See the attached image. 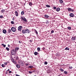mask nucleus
<instances>
[{
    "label": "nucleus",
    "mask_w": 76,
    "mask_h": 76,
    "mask_svg": "<svg viewBox=\"0 0 76 76\" xmlns=\"http://www.w3.org/2000/svg\"><path fill=\"white\" fill-rule=\"evenodd\" d=\"M11 53L12 55H15L16 54V51H15V49L12 50Z\"/></svg>",
    "instance_id": "nucleus-1"
},
{
    "label": "nucleus",
    "mask_w": 76,
    "mask_h": 76,
    "mask_svg": "<svg viewBox=\"0 0 76 76\" xmlns=\"http://www.w3.org/2000/svg\"><path fill=\"white\" fill-rule=\"evenodd\" d=\"M21 19H22L25 22H27V20H26V18H25V17H21L20 18Z\"/></svg>",
    "instance_id": "nucleus-2"
},
{
    "label": "nucleus",
    "mask_w": 76,
    "mask_h": 76,
    "mask_svg": "<svg viewBox=\"0 0 76 76\" xmlns=\"http://www.w3.org/2000/svg\"><path fill=\"white\" fill-rule=\"evenodd\" d=\"M18 63L20 65V66H23V61H18Z\"/></svg>",
    "instance_id": "nucleus-3"
},
{
    "label": "nucleus",
    "mask_w": 76,
    "mask_h": 76,
    "mask_svg": "<svg viewBox=\"0 0 76 76\" xmlns=\"http://www.w3.org/2000/svg\"><path fill=\"white\" fill-rule=\"evenodd\" d=\"M18 29L19 31H21V30L22 29V26H19L18 28Z\"/></svg>",
    "instance_id": "nucleus-4"
},
{
    "label": "nucleus",
    "mask_w": 76,
    "mask_h": 76,
    "mask_svg": "<svg viewBox=\"0 0 76 76\" xmlns=\"http://www.w3.org/2000/svg\"><path fill=\"white\" fill-rule=\"evenodd\" d=\"M11 30L12 32H15L16 31V28L14 27L11 28Z\"/></svg>",
    "instance_id": "nucleus-5"
},
{
    "label": "nucleus",
    "mask_w": 76,
    "mask_h": 76,
    "mask_svg": "<svg viewBox=\"0 0 76 76\" xmlns=\"http://www.w3.org/2000/svg\"><path fill=\"white\" fill-rule=\"evenodd\" d=\"M69 16H70V17L73 18V17H74V16H75V15L72 13H71L69 14Z\"/></svg>",
    "instance_id": "nucleus-6"
},
{
    "label": "nucleus",
    "mask_w": 76,
    "mask_h": 76,
    "mask_svg": "<svg viewBox=\"0 0 76 76\" xmlns=\"http://www.w3.org/2000/svg\"><path fill=\"white\" fill-rule=\"evenodd\" d=\"M76 39V37L75 36L72 37L71 38V40L72 41H75Z\"/></svg>",
    "instance_id": "nucleus-7"
},
{
    "label": "nucleus",
    "mask_w": 76,
    "mask_h": 76,
    "mask_svg": "<svg viewBox=\"0 0 76 76\" xmlns=\"http://www.w3.org/2000/svg\"><path fill=\"white\" fill-rule=\"evenodd\" d=\"M15 16H19V14L18 12L16 11L15 12Z\"/></svg>",
    "instance_id": "nucleus-8"
},
{
    "label": "nucleus",
    "mask_w": 76,
    "mask_h": 76,
    "mask_svg": "<svg viewBox=\"0 0 76 76\" xmlns=\"http://www.w3.org/2000/svg\"><path fill=\"white\" fill-rule=\"evenodd\" d=\"M12 63H14V64H16V61H15V60H14V59H12Z\"/></svg>",
    "instance_id": "nucleus-9"
},
{
    "label": "nucleus",
    "mask_w": 76,
    "mask_h": 76,
    "mask_svg": "<svg viewBox=\"0 0 76 76\" xmlns=\"http://www.w3.org/2000/svg\"><path fill=\"white\" fill-rule=\"evenodd\" d=\"M25 31L26 33H29V30L28 29H26Z\"/></svg>",
    "instance_id": "nucleus-10"
},
{
    "label": "nucleus",
    "mask_w": 76,
    "mask_h": 76,
    "mask_svg": "<svg viewBox=\"0 0 76 76\" xmlns=\"http://www.w3.org/2000/svg\"><path fill=\"white\" fill-rule=\"evenodd\" d=\"M7 31H6V29H4L3 30V32L4 33V34H6Z\"/></svg>",
    "instance_id": "nucleus-11"
},
{
    "label": "nucleus",
    "mask_w": 76,
    "mask_h": 76,
    "mask_svg": "<svg viewBox=\"0 0 76 76\" xmlns=\"http://www.w3.org/2000/svg\"><path fill=\"white\" fill-rule=\"evenodd\" d=\"M1 13H4L5 12V10L3 9L1 11Z\"/></svg>",
    "instance_id": "nucleus-12"
},
{
    "label": "nucleus",
    "mask_w": 76,
    "mask_h": 76,
    "mask_svg": "<svg viewBox=\"0 0 76 76\" xmlns=\"http://www.w3.org/2000/svg\"><path fill=\"white\" fill-rule=\"evenodd\" d=\"M19 48H15V51H16V52H17V51H18V50H19Z\"/></svg>",
    "instance_id": "nucleus-13"
},
{
    "label": "nucleus",
    "mask_w": 76,
    "mask_h": 76,
    "mask_svg": "<svg viewBox=\"0 0 76 76\" xmlns=\"http://www.w3.org/2000/svg\"><path fill=\"white\" fill-rule=\"evenodd\" d=\"M8 63H9V62L7 61V62H4V65H6V66H7V65Z\"/></svg>",
    "instance_id": "nucleus-14"
},
{
    "label": "nucleus",
    "mask_w": 76,
    "mask_h": 76,
    "mask_svg": "<svg viewBox=\"0 0 76 76\" xmlns=\"http://www.w3.org/2000/svg\"><path fill=\"white\" fill-rule=\"evenodd\" d=\"M60 9L59 8H58L56 9V11L57 12H59L60 11Z\"/></svg>",
    "instance_id": "nucleus-15"
},
{
    "label": "nucleus",
    "mask_w": 76,
    "mask_h": 76,
    "mask_svg": "<svg viewBox=\"0 0 76 76\" xmlns=\"http://www.w3.org/2000/svg\"><path fill=\"white\" fill-rule=\"evenodd\" d=\"M22 33L23 34H26V31L24 30H22Z\"/></svg>",
    "instance_id": "nucleus-16"
},
{
    "label": "nucleus",
    "mask_w": 76,
    "mask_h": 76,
    "mask_svg": "<svg viewBox=\"0 0 76 76\" xmlns=\"http://www.w3.org/2000/svg\"><path fill=\"white\" fill-rule=\"evenodd\" d=\"M71 10H72V9L70 8H69L68 9V12H71Z\"/></svg>",
    "instance_id": "nucleus-17"
},
{
    "label": "nucleus",
    "mask_w": 76,
    "mask_h": 76,
    "mask_svg": "<svg viewBox=\"0 0 76 76\" xmlns=\"http://www.w3.org/2000/svg\"><path fill=\"white\" fill-rule=\"evenodd\" d=\"M45 18H49V16H48V15H45Z\"/></svg>",
    "instance_id": "nucleus-18"
},
{
    "label": "nucleus",
    "mask_w": 76,
    "mask_h": 76,
    "mask_svg": "<svg viewBox=\"0 0 76 76\" xmlns=\"http://www.w3.org/2000/svg\"><path fill=\"white\" fill-rule=\"evenodd\" d=\"M59 2L61 4H62L63 3V1L62 0H59Z\"/></svg>",
    "instance_id": "nucleus-19"
},
{
    "label": "nucleus",
    "mask_w": 76,
    "mask_h": 76,
    "mask_svg": "<svg viewBox=\"0 0 76 76\" xmlns=\"http://www.w3.org/2000/svg\"><path fill=\"white\" fill-rule=\"evenodd\" d=\"M29 68H30V69H32L34 67V66H28Z\"/></svg>",
    "instance_id": "nucleus-20"
},
{
    "label": "nucleus",
    "mask_w": 76,
    "mask_h": 76,
    "mask_svg": "<svg viewBox=\"0 0 76 76\" xmlns=\"http://www.w3.org/2000/svg\"><path fill=\"white\" fill-rule=\"evenodd\" d=\"M60 71H61V72H64V69H61V68H60Z\"/></svg>",
    "instance_id": "nucleus-21"
},
{
    "label": "nucleus",
    "mask_w": 76,
    "mask_h": 76,
    "mask_svg": "<svg viewBox=\"0 0 76 76\" xmlns=\"http://www.w3.org/2000/svg\"><path fill=\"white\" fill-rule=\"evenodd\" d=\"M65 50H70V49H69V48H68V47H66Z\"/></svg>",
    "instance_id": "nucleus-22"
},
{
    "label": "nucleus",
    "mask_w": 76,
    "mask_h": 76,
    "mask_svg": "<svg viewBox=\"0 0 76 76\" xmlns=\"http://www.w3.org/2000/svg\"><path fill=\"white\" fill-rule=\"evenodd\" d=\"M34 54L35 56H37V55H38V52H35L34 53Z\"/></svg>",
    "instance_id": "nucleus-23"
},
{
    "label": "nucleus",
    "mask_w": 76,
    "mask_h": 76,
    "mask_svg": "<svg viewBox=\"0 0 76 76\" xmlns=\"http://www.w3.org/2000/svg\"><path fill=\"white\" fill-rule=\"evenodd\" d=\"M29 6H31L32 5V2H30L29 3Z\"/></svg>",
    "instance_id": "nucleus-24"
},
{
    "label": "nucleus",
    "mask_w": 76,
    "mask_h": 76,
    "mask_svg": "<svg viewBox=\"0 0 76 76\" xmlns=\"http://www.w3.org/2000/svg\"><path fill=\"white\" fill-rule=\"evenodd\" d=\"M21 15H24V12L23 11H22L21 12Z\"/></svg>",
    "instance_id": "nucleus-25"
},
{
    "label": "nucleus",
    "mask_w": 76,
    "mask_h": 76,
    "mask_svg": "<svg viewBox=\"0 0 76 76\" xmlns=\"http://www.w3.org/2000/svg\"><path fill=\"white\" fill-rule=\"evenodd\" d=\"M1 45H2V46H3L4 47H6V45H4V44H2Z\"/></svg>",
    "instance_id": "nucleus-26"
},
{
    "label": "nucleus",
    "mask_w": 76,
    "mask_h": 76,
    "mask_svg": "<svg viewBox=\"0 0 76 76\" xmlns=\"http://www.w3.org/2000/svg\"><path fill=\"white\" fill-rule=\"evenodd\" d=\"M16 67L17 68H19L20 67V66L19 65L17 64L16 65Z\"/></svg>",
    "instance_id": "nucleus-27"
},
{
    "label": "nucleus",
    "mask_w": 76,
    "mask_h": 76,
    "mask_svg": "<svg viewBox=\"0 0 76 76\" xmlns=\"http://www.w3.org/2000/svg\"><path fill=\"white\" fill-rule=\"evenodd\" d=\"M46 7H50V6L48 5H46Z\"/></svg>",
    "instance_id": "nucleus-28"
},
{
    "label": "nucleus",
    "mask_w": 76,
    "mask_h": 76,
    "mask_svg": "<svg viewBox=\"0 0 76 76\" xmlns=\"http://www.w3.org/2000/svg\"><path fill=\"white\" fill-rule=\"evenodd\" d=\"M11 23H12V24L13 25L15 24V23H14V21H11Z\"/></svg>",
    "instance_id": "nucleus-29"
},
{
    "label": "nucleus",
    "mask_w": 76,
    "mask_h": 76,
    "mask_svg": "<svg viewBox=\"0 0 76 76\" xmlns=\"http://www.w3.org/2000/svg\"><path fill=\"white\" fill-rule=\"evenodd\" d=\"M6 48L7 50V51H9V50H10V49H9V48H7V47H6Z\"/></svg>",
    "instance_id": "nucleus-30"
},
{
    "label": "nucleus",
    "mask_w": 76,
    "mask_h": 76,
    "mask_svg": "<svg viewBox=\"0 0 76 76\" xmlns=\"http://www.w3.org/2000/svg\"><path fill=\"white\" fill-rule=\"evenodd\" d=\"M1 66L2 67H5V66L4 64H2L1 65Z\"/></svg>",
    "instance_id": "nucleus-31"
},
{
    "label": "nucleus",
    "mask_w": 76,
    "mask_h": 76,
    "mask_svg": "<svg viewBox=\"0 0 76 76\" xmlns=\"http://www.w3.org/2000/svg\"><path fill=\"white\" fill-rule=\"evenodd\" d=\"M8 32H9V33H10V32H11V30H10V29L8 30Z\"/></svg>",
    "instance_id": "nucleus-32"
},
{
    "label": "nucleus",
    "mask_w": 76,
    "mask_h": 76,
    "mask_svg": "<svg viewBox=\"0 0 76 76\" xmlns=\"http://www.w3.org/2000/svg\"><path fill=\"white\" fill-rule=\"evenodd\" d=\"M67 28L68 29H69V30H70V29H71V27H68Z\"/></svg>",
    "instance_id": "nucleus-33"
},
{
    "label": "nucleus",
    "mask_w": 76,
    "mask_h": 76,
    "mask_svg": "<svg viewBox=\"0 0 76 76\" xmlns=\"http://www.w3.org/2000/svg\"><path fill=\"white\" fill-rule=\"evenodd\" d=\"M64 73L65 74H67V71H65L64 72Z\"/></svg>",
    "instance_id": "nucleus-34"
},
{
    "label": "nucleus",
    "mask_w": 76,
    "mask_h": 76,
    "mask_svg": "<svg viewBox=\"0 0 76 76\" xmlns=\"http://www.w3.org/2000/svg\"><path fill=\"white\" fill-rule=\"evenodd\" d=\"M51 32L52 33H53L54 32V31L53 30H52L51 31Z\"/></svg>",
    "instance_id": "nucleus-35"
},
{
    "label": "nucleus",
    "mask_w": 76,
    "mask_h": 76,
    "mask_svg": "<svg viewBox=\"0 0 76 76\" xmlns=\"http://www.w3.org/2000/svg\"><path fill=\"white\" fill-rule=\"evenodd\" d=\"M28 73L30 74H32V71H30L28 72Z\"/></svg>",
    "instance_id": "nucleus-36"
},
{
    "label": "nucleus",
    "mask_w": 76,
    "mask_h": 76,
    "mask_svg": "<svg viewBox=\"0 0 76 76\" xmlns=\"http://www.w3.org/2000/svg\"><path fill=\"white\" fill-rule=\"evenodd\" d=\"M37 50L38 51H39L40 50V48H37Z\"/></svg>",
    "instance_id": "nucleus-37"
},
{
    "label": "nucleus",
    "mask_w": 76,
    "mask_h": 76,
    "mask_svg": "<svg viewBox=\"0 0 76 76\" xmlns=\"http://www.w3.org/2000/svg\"><path fill=\"white\" fill-rule=\"evenodd\" d=\"M69 69H72V68H73V67H72V66H69Z\"/></svg>",
    "instance_id": "nucleus-38"
},
{
    "label": "nucleus",
    "mask_w": 76,
    "mask_h": 76,
    "mask_svg": "<svg viewBox=\"0 0 76 76\" xmlns=\"http://www.w3.org/2000/svg\"><path fill=\"white\" fill-rule=\"evenodd\" d=\"M12 20H15V18H14V17H12Z\"/></svg>",
    "instance_id": "nucleus-39"
},
{
    "label": "nucleus",
    "mask_w": 76,
    "mask_h": 76,
    "mask_svg": "<svg viewBox=\"0 0 76 76\" xmlns=\"http://www.w3.org/2000/svg\"><path fill=\"white\" fill-rule=\"evenodd\" d=\"M53 8L54 10H56V7H54Z\"/></svg>",
    "instance_id": "nucleus-40"
},
{
    "label": "nucleus",
    "mask_w": 76,
    "mask_h": 76,
    "mask_svg": "<svg viewBox=\"0 0 76 76\" xmlns=\"http://www.w3.org/2000/svg\"><path fill=\"white\" fill-rule=\"evenodd\" d=\"M3 18V15L0 16V18Z\"/></svg>",
    "instance_id": "nucleus-41"
},
{
    "label": "nucleus",
    "mask_w": 76,
    "mask_h": 76,
    "mask_svg": "<svg viewBox=\"0 0 76 76\" xmlns=\"http://www.w3.org/2000/svg\"><path fill=\"white\" fill-rule=\"evenodd\" d=\"M35 32L36 34H38V32H37V30H36Z\"/></svg>",
    "instance_id": "nucleus-42"
},
{
    "label": "nucleus",
    "mask_w": 76,
    "mask_h": 76,
    "mask_svg": "<svg viewBox=\"0 0 76 76\" xmlns=\"http://www.w3.org/2000/svg\"><path fill=\"white\" fill-rule=\"evenodd\" d=\"M16 59L17 60H19V58H18V57H17Z\"/></svg>",
    "instance_id": "nucleus-43"
},
{
    "label": "nucleus",
    "mask_w": 76,
    "mask_h": 76,
    "mask_svg": "<svg viewBox=\"0 0 76 76\" xmlns=\"http://www.w3.org/2000/svg\"><path fill=\"white\" fill-rule=\"evenodd\" d=\"M45 64H47V62H45Z\"/></svg>",
    "instance_id": "nucleus-44"
},
{
    "label": "nucleus",
    "mask_w": 76,
    "mask_h": 76,
    "mask_svg": "<svg viewBox=\"0 0 76 76\" xmlns=\"http://www.w3.org/2000/svg\"><path fill=\"white\" fill-rule=\"evenodd\" d=\"M15 76H20V75H18V74H16L15 75Z\"/></svg>",
    "instance_id": "nucleus-45"
},
{
    "label": "nucleus",
    "mask_w": 76,
    "mask_h": 76,
    "mask_svg": "<svg viewBox=\"0 0 76 76\" xmlns=\"http://www.w3.org/2000/svg\"><path fill=\"white\" fill-rule=\"evenodd\" d=\"M9 73H12V71H9Z\"/></svg>",
    "instance_id": "nucleus-46"
},
{
    "label": "nucleus",
    "mask_w": 76,
    "mask_h": 76,
    "mask_svg": "<svg viewBox=\"0 0 76 76\" xmlns=\"http://www.w3.org/2000/svg\"><path fill=\"white\" fill-rule=\"evenodd\" d=\"M71 12H73V9H71Z\"/></svg>",
    "instance_id": "nucleus-47"
},
{
    "label": "nucleus",
    "mask_w": 76,
    "mask_h": 76,
    "mask_svg": "<svg viewBox=\"0 0 76 76\" xmlns=\"http://www.w3.org/2000/svg\"><path fill=\"white\" fill-rule=\"evenodd\" d=\"M32 72H35V70H33V71H32Z\"/></svg>",
    "instance_id": "nucleus-48"
},
{
    "label": "nucleus",
    "mask_w": 76,
    "mask_h": 76,
    "mask_svg": "<svg viewBox=\"0 0 76 76\" xmlns=\"http://www.w3.org/2000/svg\"><path fill=\"white\" fill-rule=\"evenodd\" d=\"M7 71H10V69H8V70H7Z\"/></svg>",
    "instance_id": "nucleus-49"
},
{
    "label": "nucleus",
    "mask_w": 76,
    "mask_h": 76,
    "mask_svg": "<svg viewBox=\"0 0 76 76\" xmlns=\"http://www.w3.org/2000/svg\"><path fill=\"white\" fill-rule=\"evenodd\" d=\"M6 74H8V73H7V71H6Z\"/></svg>",
    "instance_id": "nucleus-50"
},
{
    "label": "nucleus",
    "mask_w": 76,
    "mask_h": 76,
    "mask_svg": "<svg viewBox=\"0 0 76 76\" xmlns=\"http://www.w3.org/2000/svg\"><path fill=\"white\" fill-rule=\"evenodd\" d=\"M8 46L9 47H10V45H8Z\"/></svg>",
    "instance_id": "nucleus-51"
},
{
    "label": "nucleus",
    "mask_w": 76,
    "mask_h": 76,
    "mask_svg": "<svg viewBox=\"0 0 76 76\" xmlns=\"http://www.w3.org/2000/svg\"><path fill=\"white\" fill-rule=\"evenodd\" d=\"M18 42H19V43H21L20 41H19Z\"/></svg>",
    "instance_id": "nucleus-52"
},
{
    "label": "nucleus",
    "mask_w": 76,
    "mask_h": 76,
    "mask_svg": "<svg viewBox=\"0 0 76 76\" xmlns=\"http://www.w3.org/2000/svg\"><path fill=\"white\" fill-rule=\"evenodd\" d=\"M28 64L26 65V66H28Z\"/></svg>",
    "instance_id": "nucleus-53"
},
{
    "label": "nucleus",
    "mask_w": 76,
    "mask_h": 76,
    "mask_svg": "<svg viewBox=\"0 0 76 76\" xmlns=\"http://www.w3.org/2000/svg\"><path fill=\"white\" fill-rule=\"evenodd\" d=\"M1 38V36H0V38Z\"/></svg>",
    "instance_id": "nucleus-54"
},
{
    "label": "nucleus",
    "mask_w": 76,
    "mask_h": 76,
    "mask_svg": "<svg viewBox=\"0 0 76 76\" xmlns=\"http://www.w3.org/2000/svg\"><path fill=\"white\" fill-rule=\"evenodd\" d=\"M31 40H30V42H31Z\"/></svg>",
    "instance_id": "nucleus-55"
},
{
    "label": "nucleus",
    "mask_w": 76,
    "mask_h": 76,
    "mask_svg": "<svg viewBox=\"0 0 76 76\" xmlns=\"http://www.w3.org/2000/svg\"><path fill=\"white\" fill-rule=\"evenodd\" d=\"M47 22H48V20H47Z\"/></svg>",
    "instance_id": "nucleus-56"
},
{
    "label": "nucleus",
    "mask_w": 76,
    "mask_h": 76,
    "mask_svg": "<svg viewBox=\"0 0 76 76\" xmlns=\"http://www.w3.org/2000/svg\"><path fill=\"white\" fill-rule=\"evenodd\" d=\"M0 30H1V29H0Z\"/></svg>",
    "instance_id": "nucleus-57"
}]
</instances>
